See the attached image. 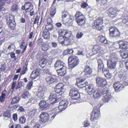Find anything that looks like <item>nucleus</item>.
<instances>
[{"label": "nucleus", "mask_w": 128, "mask_h": 128, "mask_svg": "<svg viewBox=\"0 0 128 128\" xmlns=\"http://www.w3.org/2000/svg\"><path fill=\"white\" fill-rule=\"evenodd\" d=\"M123 50H121L120 51L121 56L124 59L128 58V53H124L123 52Z\"/></svg>", "instance_id": "nucleus-37"}, {"label": "nucleus", "mask_w": 128, "mask_h": 128, "mask_svg": "<svg viewBox=\"0 0 128 128\" xmlns=\"http://www.w3.org/2000/svg\"><path fill=\"white\" fill-rule=\"evenodd\" d=\"M64 84L61 83H60L56 85L54 88V90L58 94L61 92L63 89Z\"/></svg>", "instance_id": "nucleus-17"}, {"label": "nucleus", "mask_w": 128, "mask_h": 128, "mask_svg": "<svg viewBox=\"0 0 128 128\" xmlns=\"http://www.w3.org/2000/svg\"><path fill=\"white\" fill-rule=\"evenodd\" d=\"M98 38L99 39L101 43L105 44H107L108 43V41L104 36H99Z\"/></svg>", "instance_id": "nucleus-30"}, {"label": "nucleus", "mask_w": 128, "mask_h": 128, "mask_svg": "<svg viewBox=\"0 0 128 128\" xmlns=\"http://www.w3.org/2000/svg\"><path fill=\"white\" fill-rule=\"evenodd\" d=\"M50 46L49 44L46 43L43 44L42 46V50L44 51H47L49 48Z\"/></svg>", "instance_id": "nucleus-35"}, {"label": "nucleus", "mask_w": 128, "mask_h": 128, "mask_svg": "<svg viewBox=\"0 0 128 128\" xmlns=\"http://www.w3.org/2000/svg\"><path fill=\"white\" fill-rule=\"evenodd\" d=\"M118 61L117 58L112 57L108 60L107 61V66L110 69H115L116 68V65Z\"/></svg>", "instance_id": "nucleus-8"}, {"label": "nucleus", "mask_w": 128, "mask_h": 128, "mask_svg": "<svg viewBox=\"0 0 128 128\" xmlns=\"http://www.w3.org/2000/svg\"><path fill=\"white\" fill-rule=\"evenodd\" d=\"M96 80L97 84L99 87L104 86L107 84V82L106 80L99 77H97Z\"/></svg>", "instance_id": "nucleus-12"}, {"label": "nucleus", "mask_w": 128, "mask_h": 128, "mask_svg": "<svg viewBox=\"0 0 128 128\" xmlns=\"http://www.w3.org/2000/svg\"><path fill=\"white\" fill-rule=\"evenodd\" d=\"M38 111V110L37 109H34L30 110V112L31 115L34 116L36 114L37 112Z\"/></svg>", "instance_id": "nucleus-49"}, {"label": "nucleus", "mask_w": 128, "mask_h": 128, "mask_svg": "<svg viewBox=\"0 0 128 128\" xmlns=\"http://www.w3.org/2000/svg\"><path fill=\"white\" fill-rule=\"evenodd\" d=\"M50 114L52 116H51L50 120H52L54 118L57 114L58 113H57L55 111H54V109L52 111H51Z\"/></svg>", "instance_id": "nucleus-36"}, {"label": "nucleus", "mask_w": 128, "mask_h": 128, "mask_svg": "<svg viewBox=\"0 0 128 128\" xmlns=\"http://www.w3.org/2000/svg\"><path fill=\"white\" fill-rule=\"evenodd\" d=\"M30 94L27 91L25 92L22 94V97L24 98L27 100L30 96Z\"/></svg>", "instance_id": "nucleus-34"}, {"label": "nucleus", "mask_w": 128, "mask_h": 128, "mask_svg": "<svg viewBox=\"0 0 128 128\" xmlns=\"http://www.w3.org/2000/svg\"><path fill=\"white\" fill-rule=\"evenodd\" d=\"M64 66L63 62L60 60H57L54 64V67L56 70Z\"/></svg>", "instance_id": "nucleus-22"}, {"label": "nucleus", "mask_w": 128, "mask_h": 128, "mask_svg": "<svg viewBox=\"0 0 128 128\" xmlns=\"http://www.w3.org/2000/svg\"><path fill=\"white\" fill-rule=\"evenodd\" d=\"M110 38L117 39L120 37V34L118 30L114 26H111L109 29Z\"/></svg>", "instance_id": "nucleus-5"}, {"label": "nucleus", "mask_w": 128, "mask_h": 128, "mask_svg": "<svg viewBox=\"0 0 128 128\" xmlns=\"http://www.w3.org/2000/svg\"><path fill=\"white\" fill-rule=\"evenodd\" d=\"M102 92L104 96L102 100L104 102H108L113 98V97L111 95L112 93L109 89L107 88L104 89L102 90Z\"/></svg>", "instance_id": "nucleus-4"}, {"label": "nucleus", "mask_w": 128, "mask_h": 128, "mask_svg": "<svg viewBox=\"0 0 128 128\" xmlns=\"http://www.w3.org/2000/svg\"><path fill=\"white\" fill-rule=\"evenodd\" d=\"M57 98V96L56 94L52 93L49 97L48 100L50 102V104H53L59 101V100L58 101Z\"/></svg>", "instance_id": "nucleus-14"}, {"label": "nucleus", "mask_w": 128, "mask_h": 128, "mask_svg": "<svg viewBox=\"0 0 128 128\" xmlns=\"http://www.w3.org/2000/svg\"><path fill=\"white\" fill-rule=\"evenodd\" d=\"M100 47L98 45H95L94 46L92 50V52L94 54H96L100 52Z\"/></svg>", "instance_id": "nucleus-26"}, {"label": "nucleus", "mask_w": 128, "mask_h": 128, "mask_svg": "<svg viewBox=\"0 0 128 128\" xmlns=\"http://www.w3.org/2000/svg\"><path fill=\"white\" fill-rule=\"evenodd\" d=\"M103 23V19L102 18H98L94 22V26L96 28H98L100 27V26Z\"/></svg>", "instance_id": "nucleus-20"}, {"label": "nucleus", "mask_w": 128, "mask_h": 128, "mask_svg": "<svg viewBox=\"0 0 128 128\" xmlns=\"http://www.w3.org/2000/svg\"><path fill=\"white\" fill-rule=\"evenodd\" d=\"M64 37L62 36H59L58 39V40L59 42L62 44V42L64 41Z\"/></svg>", "instance_id": "nucleus-52"}, {"label": "nucleus", "mask_w": 128, "mask_h": 128, "mask_svg": "<svg viewBox=\"0 0 128 128\" xmlns=\"http://www.w3.org/2000/svg\"><path fill=\"white\" fill-rule=\"evenodd\" d=\"M68 12L64 10L62 13V19L64 18L67 16H68Z\"/></svg>", "instance_id": "nucleus-46"}, {"label": "nucleus", "mask_w": 128, "mask_h": 128, "mask_svg": "<svg viewBox=\"0 0 128 128\" xmlns=\"http://www.w3.org/2000/svg\"><path fill=\"white\" fill-rule=\"evenodd\" d=\"M98 72L102 71L104 73L105 70L104 65L102 60L100 59L98 60Z\"/></svg>", "instance_id": "nucleus-16"}, {"label": "nucleus", "mask_w": 128, "mask_h": 128, "mask_svg": "<svg viewBox=\"0 0 128 128\" xmlns=\"http://www.w3.org/2000/svg\"><path fill=\"white\" fill-rule=\"evenodd\" d=\"M6 91L4 90L2 92V94L0 96V101L2 102L4 100L6 96Z\"/></svg>", "instance_id": "nucleus-40"}, {"label": "nucleus", "mask_w": 128, "mask_h": 128, "mask_svg": "<svg viewBox=\"0 0 128 128\" xmlns=\"http://www.w3.org/2000/svg\"><path fill=\"white\" fill-rule=\"evenodd\" d=\"M100 105H96L94 107V109L91 116L90 120H97L100 116Z\"/></svg>", "instance_id": "nucleus-3"}, {"label": "nucleus", "mask_w": 128, "mask_h": 128, "mask_svg": "<svg viewBox=\"0 0 128 128\" xmlns=\"http://www.w3.org/2000/svg\"><path fill=\"white\" fill-rule=\"evenodd\" d=\"M66 68L64 66L56 70L57 72L58 76H64L66 74Z\"/></svg>", "instance_id": "nucleus-19"}, {"label": "nucleus", "mask_w": 128, "mask_h": 128, "mask_svg": "<svg viewBox=\"0 0 128 128\" xmlns=\"http://www.w3.org/2000/svg\"><path fill=\"white\" fill-rule=\"evenodd\" d=\"M56 8H52L50 11V14L51 16H53L56 13Z\"/></svg>", "instance_id": "nucleus-54"}, {"label": "nucleus", "mask_w": 128, "mask_h": 128, "mask_svg": "<svg viewBox=\"0 0 128 128\" xmlns=\"http://www.w3.org/2000/svg\"><path fill=\"white\" fill-rule=\"evenodd\" d=\"M3 116L5 117L9 118L11 116V114L9 110H7L4 113Z\"/></svg>", "instance_id": "nucleus-47"}, {"label": "nucleus", "mask_w": 128, "mask_h": 128, "mask_svg": "<svg viewBox=\"0 0 128 128\" xmlns=\"http://www.w3.org/2000/svg\"><path fill=\"white\" fill-rule=\"evenodd\" d=\"M75 16L76 17V22L79 25H82L85 23V17L80 12H77Z\"/></svg>", "instance_id": "nucleus-6"}, {"label": "nucleus", "mask_w": 128, "mask_h": 128, "mask_svg": "<svg viewBox=\"0 0 128 128\" xmlns=\"http://www.w3.org/2000/svg\"><path fill=\"white\" fill-rule=\"evenodd\" d=\"M69 62L70 63V67L71 68H74L75 66L79 64V61L78 58L74 56L70 57L68 59Z\"/></svg>", "instance_id": "nucleus-9"}, {"label": "nucleus", "mask_w": 128, "mask_h": 128, "mask_svg": "<svg viewBox=\"0 0 128 128\" xmlns=\"http://www.w3.org/2000/svg\"><path fill=\"white\" fill-rule=\"evenodd\" d=\"M64 35L65 38L64 41L62 42V44H64L65 45H68L72 39V35L66 31L65 32Z\"/></svg>", "instance_id": "nucleus-10"}, {"label": "nucleus", "mask_w": 128, "mask_h": 128, "mask_svg": "<svg viewBox=\"0 0 128 128\" xmlns=\"http://www.w3.org/2000/svg\"><path fill=\"white\" fill-rule=\"evenodd\" d=\"M46 82L48 83L52 84L54 82V78L51 76L47 77L46 79Z\"/></svg>", "instance_id": "nucleus-41"}, {"label": "nucleus", "mask_w": 128, "mask_h": 128, "mask_svg": "<svg viewBox=\"0 0 128 128\" xmlns=\"http://www.w3.org/2000/svg\"><path fill=\"white\" fill-rule=\"evenodd\" d=\"M68 103V102L66 100H62L59 103V106L58 107H56L54 108V111H55L56 112L58 113L59 112H61L67 107V105Z\"/></svg>", "instance_id": "nucleus-7"}, {"label": "nucleus", "mask_w": 128, "mask_h": 128, "mask_svg": "<svg viewBox=\"0 0 128 128\" xmlns=\"http://www.w3.org/2000/svg\"><path fill=\"white\" fill-rule=\"evenodd\" d=\"M89 123L87 121H85L84 122V126L86 127L88 126Z\"/></svg>", "instance_id": "nucleus-62"}, {"label": "nucleus", "mask_w": 128, "mask_h": 128, "mask_svg": "<svg viewBox=\"0 0 128 128\" xmlns=\"http://www.w3.org/2000/svg\"><path fill=\"white\" fill-rule=\"evenodd\" d=\"M83 35V34L82 32H78L76 36L77 38L79 39L81 38Z\"/></svg>", "instance_id": "nucleus-55"}, {"label": "nucleus", "mask_w": 128, "mask_h": 128, "mask_svg": "<svg viewBox=\"0 0 128 128\" xmlns=\"http://www.w3.org/2000/svg\"><path fill=\"white\" fill-rule=\"evenodd\" d=\"M7 24L9 27L11 29L14 30L16 26V23L15 21L12 22H6Z\"/></svg>", "instance_id": "nucleus-29"}, {"label": "nucleus", "mask_w": 128, "mask_h": 128, "mask_svg": "<svg viewBox=\"0 0 128 128\" xmlns=\"http://www.w3.org/2000/svg\"><path fill=\"white\" fill-rule=\"evenodd\" d=\"M12 118L14 120H16L17 119V115L16 114H14L12 116Z\"/></svg>", "instance_id": "nucleus-61"}, {"label": "nucleus", "mask_w": 128, "mask_h": 128, "mask_svg": "<svg viewBox=\"0 0 128 128\" xmlns=\"http://www.w3.org/2000/svg\"><path fill=\"white\" fill-rule=\"evenodd\" d=\"M41 126L38 123H36L33 126V128H41Z\"/></svg>", "instance_id": "nucleus-57"}, {"label": "nucleus", "mask_w": 128, "mask_h": 128, "mask_svg": "<svg viewBox=\"0 0 128 128\" xmlns=\"http://www.w3.org/2000/svg\"><path fill=\"white\" fill-rule=\"evenodd\" d=\"M102 94V91L99 89H95L92 93L93 98L96 99L99 98Z\"/></svg>", "instance_id": "nucleus-15"}, {"label": "nucleus", "mask_w": 128, "mask_h": 128, "mask_svg": "<svg viewBox=\"0 0 128 128\" xmlns=\"http://www.w3.org/2000/svg\"><path fill=\"white\" fill-rule=\"evenodd\" d=\"M88 6V4L86 2L82 3L81 5V6L82 8H85L87 7Z\"/></svg>", "instance_id": "nucleus-56"}, {"label": "nucleus", "mask_w": 128, "mask_h": 128, "mask_svg": "<svg viewBox=\"0 0 128 128\" xmlns=\"http://www.w3.org/2000/svg\"><path fill=\"white\" fill-rule=\"evenodd\" d=\"M47 61L45 59H42L40 62V65L43 68L47 62Z\"/></svg>", "instance_id": "nucleus-38"}, {"label": "nucleus", "mask_w": 128, "mask_h": 128, "mask_svg": "<svg viewBox=\"0 0 128 128\" xmlns=\"http://www.w3.org/2000/svg\"><path fill=\"white\" fill-rule=\"evenodd\" d=\"M113 87L116 92H118L122 90L124 87L122 83H120L118 82H115L113 84Z\"/></svg>", "instance_id": "nucleus-13"}, {"label": "nucleus", "mask_w": 128, "mask_h": 128, "mask_svg": "<svg viewBox=\"0 0 128 128\" xmlns=\"http://www.w3.org/2000/svg\"><path fill=\"white\" fill-rule=\"evenodd\" d=\"M14 16L11 14H10L6 16V22H12L14 21Z\"/></svg>", "instance_id": "nucleus-31"}, {"label": "nucleus", "mask_w": 128, "mask_h": 128, "mask_svg": "<svg viewBox=\"0 0 128 128\" xmlns=\"http://www.w3.org/2000/svg\"><path fill=\"white\" fill-rule=\"evenodd\" d=\"M65 52V54H70L73 53L74 51L72 49H68L65 50L64 51Z\"/></svg>", "instance_id": "nucleus-50"}, {"label": "nucleus", "mask_w": 128, "mask_h": 128, "mask_svg": "<svg viewBox=\"0 0 128 128\" xmlns=\"http://www.w3.org/2000/svg\"><path fill=\"white\" fill-rule=\"evenodd\" d=\"M53 28V27L52 24H46L45 26L46 30H47L51 31Z\"/></svg>", "instance_id": "nucleus-39"}, {"label": "nucleus", "mask_w": 128, "mask_h": 128, "mask_svg": "<svg viewBox=\"0 0 128 128\" xmlns=\"http://www.w3.org/2000/svg\"><path fill=\"white\" fill-rule=\"evenodd\" d=\"M16 47L15 45L13 44L9 45L8 47L7 50L10 52H14L15 50Z\"/></svg>", "instance_id": "nucleus-32"}, {"label": "nucleus", "mask_w": 128, "mask_h": 128, "mask_svg": "<svg viewBox=\"0 0 128 128\" xmlns=\"http://www.w3.org/2000/svg\"><path fill=\"white\" fill-rule=\"evenodd\" d=\"M28 70L27 65L26 64L23 67L22 71L21 73V75H22L25 74Z\"/></svg>", "instance_id": "nucleus-43"}, {"label": "nucleus", "mask_w": 128, "mask_h": 128, "mask_svg": "<svg viewBox=\"0 0 128 128\" xmlns=\"http://www.w3.org/2000/svg\"><path fill=\"white\" fill-rule=\"evenodd\" d=\"M40 107L42 110H45L48 106V105L46 104V101L44 100H41L39 104Z\"/></svg>", "instance_id": "nucleus-25"}, {"label": "nucleus", "mask_w": 128, "mask_h": 128, "mask_svg": "<svg viewBox=\"0 0 128 128\" xmlns=\"http://www.w3.org/2000/svg\"><path fill=\"white\" fill-rule=\"evenodd\" d=\"M50 33L47 30L44 29L42 32V36L44 38L48 39L49 38Z\"/></svg>", "instance_id": "nucleus-27"}, {"label": "nucleus", "mask_w": 128, "mask_h": 128, "mask_svg": "<svg viewBox=\"0 0 128 128\" xmlns=\"http://www.w3.org/2000/svg\"><path fill=\"white\" fill-rule=\"evenodd\" d=\"M40 122L43 123L46 122L48 120L49 117L48 113L42 112L40 116Z\"/></svg>", "instance_id": "nucleus-11"}, {"label": "nucleus", "mask_w": 128, "mask_h": 128, "mask_svg": "<svg viewBox=\"0 0 128 128\" xmlns=\"http://www.w3.org/2000/svg\"><path fill=\"white\" fill-rule=\"evenodd\" d=\"M19 122L20 123L23 124L25 123L26 121V119L24 116H21L19 119Z\"/></svg>", "instance_id": "nucleus-45"}, {"label": "nucleus", "mask_w": 128, "mask_h": 128, "mask_svg": "<svg viewBox=\"0 0 128 128\" xmlns=\"http://www.w3.org/2000/svg\"><path fill=\"white\" fill-rule=\"evenodd\" d=\"M33 82L32 81H31L28 82V84L27 85L26 88L28 90H30L31 88V86H32Z\"/></svg>", "instance_id": "nucleus-53"}, {"label": "nucleus", "mask_w": 128, "mask_h": 128, "mask_svg": "<svg viewBox=\"0 0 128 128\" xmlns=\"http://www.w3.org/2000/svg\"><path fill=\"white\" fill-rule=\"evenodd\" d=\"M84 71L85 72V75H89L92 73V70L89 66H86L84 70Z\"/></svg>", "instance_id": "nucleus-24"}, {"label": "nucleus", "mask_w": 128, "mask_h": 128, "mask_svg": "<svg viewBox=\"0 0 128 128\" xmlns=\"http://www.w3.org/2000/svg\"><path fill=\"white\" fill-rule=\"evenodd\" d=\"M118 43L120 48L123 49L128 48V42H127L123 40H120Z\"/></svg>", "instance_id": "nucleus-18"}, {"label": "nucleus", "mask_w": 128, "mask_h": 128, "mask_svg": "<svg viewBox=\"0 0 128 128\" xmlns=\"http://www.w3.org/2000/svg\"><path fill=\"white\" fill-rule=\"evenodd\" d=\"M40 74L39 70H36L33 71L30 75V77L32 80H34Z\"/></svg>", "instance_id": "nucleus-23"}, {"label": "nucleus", "mask_w": 128, "mask_h": 128, "mask_svg": "<svg viewBox=\"0 0 128 128\" xmlns=\"http://www.w3.org/2000/svg\"><path fill=\"white\" fill-rule=\"evenodd\" d=\"M85 80L81 78H77L76 85L80 88L86 87L85 90L88 94L89 95H92L94 90H95L94 86L93 84L89 85L87 86L88 84L87 82H84Z\"/></svg>", "instance_id": "nucleus-1"}, {"label": "nucleus", "mask_w": 128, "mask_h": 128, "mask_svg": "<svg viewBox=\"0 0 128 128\" xmlns=\"http://www.w3.org/2000/svg\"><path fill=\"white\" fill-rule=\"evenodd\" d=\"M6 68V65L4 64H2L0 66V71H3Z\"/></svg>", "instance_id": "nucleus-51"}, {"label": "nucleus", "mask_w": 128, "mask_h": 128, "mask_svg": "<svg viewBox=\"0 0 128 128\" xmlns=\"http://www.w3.org/2000/svg\"><path fill=\"white\" fill-rule=\"evenodd\" d=\"M10 56L11 58L14 59V60H16V58L15 56V54L14 53L12 52L10 54Z\"/></svg>", "instance_id": "nucleus-59"}, {"label": "nucleus", "mask_w": 128, "mask_h": 128, "mask_svg": "<svg viewBox=\"0 0 128 128\" xmlns=\"http://www.w3.org/2000/svg\"><path fill=\"white\" fill-rule=\"evenodd\" d=\"M16 82L15 81H14L12 83V85H11V88L13 90L16 85Z\"/></svg>", "instance_id": "nucleus-63"}, {"label": "nucleus", "mask_w": 128, "mask_h": 128, "mask_svg": "<svg viewBox=\"0 0 128 128\" xmlns=\"http://www.w3.org/2000/svg\"><path fill=\"white\" fill-rule=\"evenodd\" d=\"M122 74L119 75V77L121 79V82H122V84L124 86L128 85V78L126 76H124L123 78L122 77Z\"/></svg>", "instance_id": "nucleus-21"}, {"label": "nucleus", "mask_w": 128, "mask_h": 128, "mask_svg": "<svg viewBox=\"0 0 128 128\" xmlns=\"http://www.w3.org/2000/svg\"><path fill=\"white\" fill-rule=\"evenodd\" d=\"M37 95L38 97L40 98H44V92L42 90L39 91Z\"/></svg>", "instance_id": "nucleus-42"}, {"label": "nucleus", "mask_w": 128, "mask_h": 128, "mask_svg": "<svg viewBox=\"0 0 128 128\" xmlns=\"http://www.w3.org/2000/svg\"><path fill=\"white\" fill-rule=\"evenodd\" d=\"M33 7L32 4L30 2H25L24 6H22L21 8H32Z\"/></svg>", "instance_id": "nucleus-33"}, {"label": "nucleus", "mask_w": 128, "mask_h": 128, "mask_svg": "<svg viewBox=\"0 0 128 128\" xmlns=\"http://www.w3.org/2000/svg\"><path fill=\"white\" fill-rule=\"evenodd\" d=\"M5 1L4 0H0V8L2 7L5 4Z\"/></svg>", "instance_id": "nucleus-60"}, {"label": "nucleus", "mask_w": 128, "mask_h": 128, "mask_svg": "<svg viewBox=\"0 0 128 128\" xmlns=\"http://www.w3.org/2000/svg\"><path fill=\"white\" fill-rule=\"evenodd\" d=\"M69 94L71 96L70 100H80L83 95L82 94L79 93L78 90L75 88H71Z\"/></svg>", "instance_id": "nucleus-2"}, {"label": "nucleus", "mask_w": 128, "mask_h": 128, "mask_svg": "<svg viewBox=\"0 0 128 128\" xmlns=\"http://www.w3.org/2000/svg\"><path fill=\"white\" fill-rule=\"evenodd\" d=\"M20 100V98L19 97H16L12 98L11 102V103L12 104L16 103L18 102Z\"/></svg>", "instance_id": "nucleus-44"}, {"label": "nucleus", "mask_w": 128, "mask_h": 128, "mask_svg": "<svg viewBox=\"0 0 128 128\" xmlns=\"http://www.w3.org/2000/svg\"><path fill=\"white\" fill-rule=\"evenodd\" d=\"M14 108H17L18 107V110L20 112H23L24 111V109L23 107L20 106H18V105H16L14 106Z\"/></svg>", "instance_id": "nucleus-48"}, {"label": "nucleus", "mask_w": 128, "mask_h": 128, "mask_svg": "<svg viewBox=\"0 0 128 128\" xmlns=\"http://www.w3.org/2000/svg\"><path fill=\"white\" fill-rule=\"evenodd\" d=\"M5 34L4 32L2 31H0V38L2 39V38H3L5 36Z\"/></svg>", "instance_id": "nucleus-58"}, {"label": "nucleus", "mask_w": 128, "mask_h": 128, "mask_svg": "<svg viewBox=\"0 0 128 128\" xmlns=\"http://www.w3.org/2000/svg\"><path fill=\"white\" fill-rule=\"evenodd\" d=\"M112 12H110V13L109 14L108 16H109L110 17L112 18H113L115 16V15L116 14H118V12H119V11L117 10V8H112Z\"/></svg>", "instance_id": "nucleus-28"}, {"label": "nucleus", "mask_w": 128, "mask_h": 128, "mask_svg": "<svg viewBox=\"0 0 128 128\" xmlns=\"http://www.w3.org/2000/svg\"><path fill=\"white\" fill-rule=\"evenodd\" d=\"M34 98L33 97H32L29 99L28 101V103H34Z\"/></svg>", "instance_id": "nucleus-64"}]
</instances>
